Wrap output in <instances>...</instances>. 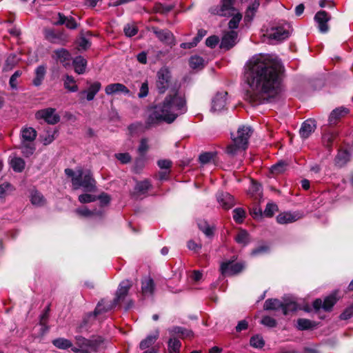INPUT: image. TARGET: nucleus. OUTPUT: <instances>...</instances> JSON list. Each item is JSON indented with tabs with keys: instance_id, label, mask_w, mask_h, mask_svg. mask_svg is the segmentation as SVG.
<instances>
[{
	"instance_id": "obj_1",
	"label": "nucleus",
	"mask_w": 353,
	"mask_h": 353,
	"mask_svg": "<svg viewBox=\"0 0 353 353\" xmlns=\"http://www.w3.org/2000/svg\"><path fill=\"white\" fill-rule=\"evenodd\" d=\"M283 65L276 57L256 54L246 63L245 77L250 87L245 99L253 105L263 103L280 90Z\"/></svg>"
},
{
	"instance_id": "obj_2",
	"label": "nucleus",
	"mask_w": 353,
	"mask_h": 353,
	"mask_svg": "<svg viewBox=\"0 0 353 353\" xmlns=\"http://www.w3.org/2000/svg\"><path fill=\"white\" fill-rule=\"evenodd\" d=\"M187 111L186 101L183 95L175 91L166 96L162 103L154 106L150 113L149 125L165 121L172 123L179 115Z\"/></svg>"
},
{
	"instance_id": "obj_3",
	"label": "nucleus",
	"mask_w": 353,
	"mask_h": 353,
	"mask_svg": "<svg viewBox=\"0 0 353 353\" xmlns=\"http://www.w3.org/2000/svg\"><path fill=\"white\" fill-rule=\"evenodd\" d=\"M65 174L68 177H71L72 187L74 190L82 188L84 191L93 192L96 188V182L92 177L90 170L83 171L79 168L74 172L70 168L65 170Z\"/></svg>"
},
{
	"instance_id": "obj_4",
	"label": "nucleus",
	"mask_w": 353,
	"mask_h": 353,
	"mask_svg": "<svg viewBox=\"0 0 353 353\" xmlns=\"http://www.w3.org/2000/svg\"><path fill=\"white\" fill-rule=\"evenodd\" d=\"M253 132L250 126L242 125L238 128L236 134H232V143L228 145L226 152L228 154L234 156L239 152L246 150L248 140Z\"/></svg>"
},
{
	"instance_id": "obj_5",
	"label": "nucleus",
	"mask_w": 353,
	"mask_h": 353,
	"mask_svg": "<svg viewBox=\"0 0 353 353\" xmlns=\"http://www.w3.org/2000/svg\"><path fill=\"white\" fill-rule=\"evenodd\" d=\"M34 117L37 120H43L50 125L57 124L60 121V116L57 113L56 109L52 108L39 110L35 112Z\"/></svg>"
},
{
	"instance_id": "obj_6",
	"label": "nucleus",
	"mask_w": 353,
	"mask_h": 353,
	"mask_svg": "<svg viewBox=\"0 0 353 353\" xmlns=\"http://www.w3.org/2000/svg\"><path fill=\"white\" fill-rule=\"evenodd\" d=\"M234 0H221V6H216L210 9L213 14H217L221 17H230L236 12L234 7Z\"/></svg>"
},
{
	"instance_id": "obj_7",
	"label": "nucleus",
	"mask_w": 353,
	"mask_h": 353,
	"mask_svg": "<svg viewBox=\"0 0 353 353\" xmlns=\"http://www.w3.org/2000/svg\"><path fill=\"white\" fill-rule=\"evenodd\" d=\"M157 88L163 94L168 88L170 81V72L168 68H162L157 72Z\"/></svg>"
},
{
	"instance_id": "obj_8",
	"label": "nucleus",
	"mask_w": 353,
	"mask_h": 353,
	"mask_svg": "<svg viewBox=\"0 0 353 353\" xmlns=\"http://www.w3.org/2000/svg\"><path fill=\"white\" fill-rule=\"evenodd\" d=\"M150 30L162 43L170 46L175 45L174 36L169 30H160L154 26Z\"/></svg>"
},
{
	"instance_id": "obj_9",
	"label": "nucleus",
	"mask_w": 353,
	"mask_h": 353,
	"mask_svg": "<svg viewBox=\"0 0 353 353\" xmlns=\"http://www.w3.org/2000/svg\"><path fill=\"white\" fill-rule=\"evenodd\" d=\"M77 340L79 348H73L72 350L74 352L92 353L97 351V344L96 343L81 336L77 337Z\"/></svg>"
},
{
	"instance_id": "obj_10",
	"label": "nucleus",
	"mask_w": 353,
	"mask_h": 353,
	"mask_svg": "<svg viewBox=\"0 0 353 353\" xmlns=\"http://www.w3.org/2000/svg\"><path fill=\"white\" fill-rule=\"evenodd\" d=\"M244 266L241 263H232L231 261L223 263L221 265V274L225 276H232L241 272Z\"/></svg>"
},
{
	"instance_id": "obj_11",
	"label": "nucleus",
	"mask_w": 353,
	"mask_h": 353,
	"mask_svg": "<svg viewBox=\"0 0 353 353\" xmlns=\"http://www.w3.org/2000/svg\"><path fill=\"white\" fill-rule=\"evenodd\" d=\"M45 37L50 43L59 45H65L68 41L67 36L65 34L57 32L52 29L45 30Z\"/></svg>"
},
{
	"instance_id": "obj_12",
	"label": "nucleus",
	"mask_w": 353,
	"mask_h": 353,
	"mask_svg": "<svg viewBox=\"0 0 353 353\" xmlns=\"http://www.w3.org/2000/svg\"><path fill=\"white\" fill-rule=\"evenodd\" d=\"M290 32L284 27H274L267 31L269 39L276 41H283L288 38Z\"/></svg>"
},
{
	"instance_id": "obj_13",
	"label": "nucleus",
	"mask_w": 353,
	"mask_h": 353,
	"mask_svg": "<svg viewBox=\"0 0 353 353\" xmlns=\"http://www.w3.org/2000/svg\"><path fill=\"white\" fill-rule=\"evenodd\" d=\"M226 92H218L212 101L211 111L219 112L224 109L226 105Z\"/></svg>"
},
{
	"instance_id": "obj_14",
	"label": "nucleus",
	"mask_w": 353,
	"mask_h": 353,
	"mask_svg": "<svg viewBox=\"0 0 353 353\" xmlns=\"http://www.w3.org/2000/svg\"><path fill=\"white\" fill-rule=\"evenodd\" d=\"M131 286L132 283L129 280H125L120 283L116 292V297L113 301L114 302V305H117L120 301L125 299Z\"/></svg>"
},
{
	"instance_id": "obj_15",
	"label": "nucleus",
	"mask_w": 353,
	"mask_h": 353,
	"mask_svg": "<svg viewBox=\"0 0 353 353\" xmlns=\"http://www.w3.org/2000/svg\"><path fill=\"white\" fill-rule=\"evenodd\" d=\"M216 200L219 205L225 210L232 208L235 204L234 197L228 192H218L216 194Z\"/></svg>"
},
{
	"instance_id": "obj_16",
	"label": "nucleus",
	"mask_w": 353,
	"mask_h": 353,
	"mask_svg": "<svg viewBox=\"0 0 353 353\" xmlns=\"http://www.w3.org/2000/svg\"><path fill=\"white\" fill-rule=\"evenodd\" d=\"M117 305H114V302L112 301L110 303L105 304L104 300H101L100 302L98 303L93 313H90L88 315V317L89 319H94L99 316L100 314H102L105 312H108L109 310L114 308Z\"/></svg>"
},
{
	"instance_id": "obj_17",
	"label": "nucleus",
	"mask_w": 353,
	"mask_h": 353,
	"mask_svg": "<svg viewBox=\"0 0 353 353\" xmlns=\"http://www.w3.org/2000/svg\"><path fill=\"white\" fill-rule=\"evenodd\" d=\"M237 36V32L234 30L225 33L222 37L220 47L229 50L235 45Z\"/></svg>"
},
{
	"instance_id": "obj_18",
	"label": "nucleus",
	"mask_w": 353,
	"mask_h": 353,
	"mask_svg": "<svg viewBox=\"0 0 353 353\" xmlns=\"http://www.w3.org/2000/svg\"><path fill=\"white\" fill-rule=\"evenodd\" d=\"M315 21L318 23L320 32L325 33L328 30L327 23L330 20V17L325 11L318 12L314 17Z\"/></svg>"
},
{
	"instance_id": "obj_19",
	"label": "nucleus",
	"mask_w": 353,
	"mask_h": 353,
	"mask_svg": "<svg viewBox=\"0 0 353 353\" xmlns=\"http://www.w3.org/2000/svg\"><path fill=\"white\" fill-rule=\"evenodd\" d=\"M316 129V123L313 119L305 121L299 130V134L302 139H307L314 132Z\"/></svg>"
},
{
	"instance_id": "obj_20",
	"label": "nucleus",
	"mask_w": 353,
	"mask_h": 353,
	"mask_svg": "<svg viewBox=\"0 0 353 353\" xmlns=\"http://www.w3.org/2000/svg\"><path fill=\"white\" fill-rule=\"evenodd\" d=\"M154 290V282L151 277H145L141 281V293L143 296H152Z\"/></svg>"
},
{
	"instance_id": "obj_21",
	"label": "nucleus",
	"mask_w": 353,
	"mask_h": 353,
	"mask_svg": "<svg viewBox=\"0 0 353 353\" xmlns=\"http://www.w3.org/2000/svg\"><path fill=\"white\" fill-rule=\"evenodd\" d=\"M105 92L107 95H112L119 93L129 94L130 90L125 85L120 83H115L108 85L105 88Z\"/></svg>"
},
{
	"instance_id": "obj_22",
	"label": "nucleus",
	"mask_w": 353,
	"mask_h": 353,
	"mask_svg": "<svg viewBox=\"0 0 353 353\" xmlns=\"http://www.w3.org/2000/svg\"><path fill=\"white\" fill-rule=\"evenodd\" d=\"M37 136V132L36 130L32 127L25 126L21 128L20 132L21 141L34 142Z\"/></svg>"
},
{
	"instance_id": "obj_23",
	"label": "nucleus",
	"mask_w": 353,
	"mask_h": 353,
	"mask_svg": "<svg viewBox=\"0 0 353 353\" xmlns=\"http://www.w3.org/2000/svg\"><path fill=\"white\" fill-rule=\"evenodd\" d=\"M301 218L299 213L283 212L279 214L276 217V221L280 224H287L293 223Z\"/></svg>"
},
{
	"instance_id": "obj_24",
	"label": "nucleus",
	"mask_w": 353,
	"mask_h": 353,
	"mask_svg": "<svg viewBox=\"0 0 353 353\" xmlns=\"http://www.w3.org/2000/svg\"><path fill=\"white\" fill-rule=\"evenodd\" d=\"M54 52L55 55L54 58L60 61L64 67H67L70 65L71 55L67 50L61 48L56 50Z\"/></svg>"
},
{
	"instance_id": "obj_25",
	"label": "nucleus",
	"mask_w": 353,
	"mask_h": 353,
	"mask_svg": "<svg viewBox=\"0 0 353 353\" xmlns=\"http://www.w3.org/2000/svg\"><path fill=\"white\" fill-rule=\"evenodd\" d=\"M72 64L76 73L82 74L85 72L87 61L82 56L76 57L73 59Z\"/></svg>"
},
{
	"instance_id": "obj_26",
	"label": "nucleus",
	"mask_w": 353,
	"mask_h": 353,
	"mask_svg": "<svg viewBox=\"0 0 353 353\" xmlns=\"http://www.w3.org/2000/svg\"><path fill=\"white\" fill-rule=\"evenodd\" d=\"M150 188L151 183L148 180L139 181L134 188V194L137 196L145 195Z\"/></svg>"
},
{
	"instance_id": "obj_27",
	"label": "nucleus",
	"mask_w": 353,
	"mask_h": 353,
	"mask_svg": "<svg viewBox=\"0 0 353 353\" xmlns=\"http://www.w3.org/2000/svg\"><path fill=\"white\" fill-rule=\"evenodd\" d=\"M299 309V306L296 301L292 299H285L282 303L281 310L284 315L288 314L290 312H295Z\"/></svg>"
},
{
	"instance_id": "obj_28",
	"label": "nucleus",
	"mask_w": 353,
	"mask_h": 353,
	"mask_svg": "<svg viewBox=\"0 0 353 353\" xmlns=\"http://www.w3.org/2000/svg\"><path fill=\"white\" fill-rule=\"evenodd\" d=\"M348 112V109L343 107L336 108L331 112L329 117L330 123L335 124L338 119H339L341 117H343L345 114H347Z\"/></svg>"
},
{
	"instance_id": "obj_29",
	"label": "nucleus",
	"mask_w": 353,
	"mask_h": 353,
	"mask_svg": "<svg viewBox=\"0 0 353 353\" xmlns=\"http://www.w3.org/2000/svg\"><path fill=\"white\" fill-rule=\"evenodd\" d=\"M22 154L26 157L32 155L36 150L34 142L21 141L20 148Z\"/></svg>"
},
{
	"instance_id": "obj_30",
	"label": "nucleus",
	"mask_w": 353,
	"mask_h": 353,
	"mask_svg": "<svg viewBox=\"0 0 353 353\" xmlns=\"http://www.w3.org/2000/svg\"><path fill=\"white\" fill-rule=\"evenodd\" d=\"M46 73V66L45 65H39L35 70V77L33 80V84L39 86L41 84Z\"/></svg>"
},
{
	"instance_id": "obj_31",
	"label": "nucleus",
	"mask_w": 353,
	"mask_h": 353,
	"mask_svg": "<svg viewBox=\"0 0 353 353\" xmlns=\"http://www.w3.org/2000/svg\"><path fill=\"white\" fill-rule=\"evenodd\" d=\"M10 165L14 172H21L25 168L26 162L22 158L14 157L11 159Z\"/></svg>"
},
{
	"instance_id": "obj_32",
	"label": "nucleus",
	"mask_w": 353,
	"mask_h": 353,
	"mask_svg": "<svg viewBox=\"0 0 353 353\" xmlns=\"http://www.w3.org/2000/svg\"><path fill=\"white\" fill-rule=\"evenodd\" d=\"M159 332L156 330L154 334L148 335L145 339L140 343L139 347L141 350H145L153 345L158 339Z\"/></svg>"
},
{
	"instance_id": "obj_33",
	"label": "nucleus",
	"mask_w": 353,
	"mask_h": 353,
	"mask_svg": "<svg viewBox=\"0 0 353 353\" xmlns=\"http://www.w3.org/2000/svg\"><path fill=\"white\" fill-rule=\"evenodd\" d=\"M169 333L171 336H174V335L177 334L180 336L181 338L190 337L192 336V332L190 330H186L183 327L176 326L168 330Z\"/></svg>"
},
{
	"instance_id": "obj_34",
	"label": "nucleus",
	"mask_w": 353,
	"mask_h": 353,
	"mask_svg": "<svg viewBox=\"0 0 353 353\" xmlns=\"http://www.w3.org/2000/svg\"><path fill=\"white\" fill-rule=\"evenodd\" d=\"M316 323L314 321L306 319H299L297 320L296 328L299 330H306L315 327Z\"/></svg>"
},
{
	"instance_id": "obj_35",
	"label": "nucleus",
	"mask_w": 353,
	"mask_h": 353,
	"mask_svg": "<svg viewBox=\"0 0 353 353\" xmlns=\"http://www.w3.org/2000/svg\"><path fill=\"white\" fill-rule=\"evenodd\" d=\"M101 88V83L96 81L92 83L89 88L88 91H85L84 92L87 93L86 99L88 101H92L94 99L95 95L100 90Z\"/></svg>"
},
{
	"instance_id": "obj_36",
	"label": "nucleus",
	"mask_w": 353,
	"mask_h": 353,
	"mask_svg": "<svg viewBox=\"0 0 353 353\" xmlns=\"http://www.w3.org/2000/svg\"><path fill=\"white\" fill-rule=\"evenodd\" d=\"M282 302L276 299H268L265 301L264 310H277L281 309Z\"/></svg>"
},
{
	"instance_id": "obj_37",
	"label": "nucleus",
	"mask_w": 353,
	"mask_h": 353,
	"mask_svg": "<svg viewBox=\"0 0 353 353\" xmlns=\"http://www.w3.org/2000/svg\"><path fill=\"white\" fill-rule=\"evenodd\" d=\"M350 159V154L347 150H339L336 158L335 163L342 167Z\"/></svg>"
},
{
	"instance_id": "obj_38",
	"label": "nucleus",
	"mask_w": 353,
	"mask_h": 353,
	"mask_svg": "<svg viewBox=\"0 0 353 353\" xmlns=\"http://www.w3.org/2000/svg\"><path fill=\"white\" fill-rule=\"evenodd\" d=\"M169 353H179L181 343L179 339L172 336L168 342Z\"/></svg>"
},
{
	"instance_id": "obj_39",
	"label": "nucleus",
	"mask_w": 353,
	"mask_h": 353,
	"mask_svg": "<svg viewBox=\"0 0 353 353\" xmlns=\"http://www.w3.org/2000/svg\"><path fill=\"white\" fill-rule=\"evenodd\" d=\"M64 88L70 92H77L78 90V86L76 84V81L72 76L65 75L64 79Z\"/></svg>"
},
{
	"instance_id": "obj_40",
	"label": "nucleus",
	"mask_w": 353,
	"mask_h": 353,
	"mask_svg": "<svg viewBox=\"0 0 353 353\" xmlns=\"http://www.w3.org/2000/svg\"><path fill=\"white\" fill-rule=\"evenodd\" d=\"M75 213L81 217H91L94 215H101V212L96 210H90L86 207L79 208L75 210Z\"/></svg>"
},
{
	"instance_id": "obj_41",
	"label": "nucleus",
	"mask_w": 353,
	"mask_h": 353,
	"mask_svg": "<svg viewBox=\"0 0 353 353\" xmlns=\"http://www.w3.org/2000/svg\"><path fill=\"white\" fill-rule=\"evenodd\" d=\"M52 344L61 350H66L72 347V343L68 339L58 338L52 341Z\"/></svg>"
},
{
	"instance_id": "obj_42",
	"label": "nucleus",
	"mask_w": 353,
	"mask_h": 353,
	"mask_svg": "<svg viewBox=\"0 0 353 353\" xmlns=\"http://www.w3.org/2000/svg\"><path fill=\"white\" fill-rule=\"evenodd\" d=\"M56 132L48 130L41 136V141L45 145L50 144L55 139Z\"/></svg>"
},
{
	"instance_id": "obj_43",
	"label": "nucleus",
	"mask_w": 353,
	"mask_h": 353,
	"mask_svg": "<svg viewBox=\"0 0 353 353\" xmlns=\"http://www.w3.org/2000/svg\"><path fill=\"white\" fill-rule=\"evenodd\" d=\"M189 63L192 69L200 70L204 66V60L199 56H192L190 59Z\"/></svg>"
},
{
	"instance_id": "obj_44",
	"label": "nucleus",
	"mask_w": 353,
	"mask_h": 353,
	"mask_svg": "<svg viewBox=\"0 0 353 353\" xmlns=\"http://www.w3.org/2000/svg\"><path fill=\"white\" fill-rule=\"evenodd\" d=\"M199 228L207 236L213 235L214 228L209 225L205 220H199L197 223Z\"/></svg>"
},
{
	"instance_id": "obj_45",
	"label": "nucleus",
	"mask_w": 353,
	"mask_h": 353,
	"mask_svg": "<svg viewBox=\"0 0 353 353\" xmlns=\"http://www.w3.org/2000/svg\"><path fill=\"white\" fill-rule=\"evenodd\" d=\"M17 57L14 54H10L6 60V63L3 66V70L8 71L12 70L14 68V66L17 63Z\"/></svg>"
},
{
	"instance_id": "obj_46",
	"label": "nucleus",
	"mask_w": 353,
	"mask_h": 353,
	"mask_svg": "<svg viewBox=\"0 0 353 353\" xmlns=\"http://www.w3.org/2000/svg\"><path fill=\"white\" fill-rule=\"evenodd\" d=\"M31 202L34 205L41 206L45 203V199L40 192L33 191L31 194Z\"/></svg>"
},
{
	"instance_id": "obj_47",
	"label": "nucleus",
	"mask_w": 353,
	"mask_h": 353,
	"mask_svg": "<svg viewBox=\"0 0 353 353\" xmlns=\"http://www.w3.org/2000/svg\"><path fill=\"white\" fill-rule=\"evenodd\" d=\"M235 240L238 243L245 246L249 242V234L245 230H241L236 236Z\"/></svg>"
},
{
	"instance_id": "obj_48",
	"label": "nucleus",
	"mask_w": 353,
	"mask_h": 353,
	"mask_svg": "<svg viewBox=\"0 0 353 353\" xmlns=\"http://www.w3.org/2000/svg\"><path fill=\"white\" fill-rule=\"evenodd\" d=\"M232 18L228 23V27L230 29L233 30L238 28L239 22L242 19V15L240 12H234L232 15Z\"/></svg>"
},
{
	"instance_id": "obj_49",
	"label": "nucleus",
	"mask_w": 353,
	"mask_h": 353,
	"mask_svg": "<svg viewBox=\"0 0 353 353\" xmlns=\"http://www.w3.org/2000/svg\"><path fill=\"white\" fill-rule=\"evenodd\" d=\"M336 302V299L334 294L327 296L323 301V309L325 311H330Z\"/></svg>"
},
{
	"instance_id": "obj_50",
	"label": "nucleus",
	"mask_w": 353,
	"mask_h": 353,
	"mask_svg": "<svg viewBox=\"0 0 353 353\" xmlns=\"http://www.w3.org/2000/svg\"><path fill=\"white\" fill-rule=\"evenodd\" d=\"M245 216V212L243 208H237L233 210V219L236 223H242Z\"/></svg>"
},
{
	"instance_id": "obj_51",
	"label": "nucleus",
	"mask_w": 353,
	"mask_h": 353,
	"mask_svg": "<svg viewBox=\"0 0 353 353\" xmlns=\"http://www.w3.org/2000/svg\"><path fill=\"white\" fill-rule=\"evenodd\" d=\"M250 345L256 348H261L265 343L263 338L259 335L252 336L250 341Z\"/></svg>"
},
{
	"instance_id": "obj_52",
	"label": "nucleus",
	"mask_w": 353,
	"mask_h": 353,
	"mask_svg": "<svg viewBox=\"0 0 353 353\" xmlns=\"http://www.w3.org/2000/svg\"><path fill=\"white\" fill-rule=\"evenodd\" d=\"M287 164L284 162H279L271 168V172L274 174H279L285 172Z\"/></svg>"
},
{
	"instance_id": "obj_53",
	"label": "nucleus",
	"mask_w": 353,
	"mask_h": 353,
	"mask_svg": "<svg viewBox=\"0 0 353 353\" xmlns=\"http://www.w3.org/2000/svg\"><path fill=\"white\" fill-rule=\"evenodd\" d=\"M277 210L278 207L276 204L268 203L263 212V214L267 217H272Z\"/></svg>"
},
{
	"instance_id": "obj_54",
	"label": "nucleus",
	"mask_w": 353,
	"mask_h": 353,
	"mask_svg": "<svg viewBox=\"0 0 353 353\" xmlns=\"http://www.w3.org/2000/svg\"><path fill=\"white\" fill-rule=\"evenodd\" d=\"M215 157L214 152H204L199 156V161L202 164H206L210 163Z\"/></svg>"
},
{
	"instance_id": "obj_55",
	"label": "nucleus",
	"mask_w": 353,
	"mask_h": 353,
	"mask_svg": "<svg viewBox=\"0 0 353 353\" xmlns=\"http://www.w3.org/2000/svg\"><path fill=\"white\" fill-rule=\"evenodd\" d=\"M123 30H124L125 34L128 37L134 36L135 34H137V33L138 32L137 28L134 25H132V24L125 25Z\"/></svg>"
},
{
	"instance_id": "obj_56",
	"label": "nucleus",
	"mask_w": 353,
	"mask_h": 353,
	"mask_svg": "<svg viewBox=\"0 0 353 353\" xmlns=\"http://www.w3.org/2000/svg\"><path fill=\"white\" fill-rule=\"evenodd\" d=\"M97 196L90 194H83L79 196V201L81 203H87L95 201Z\"/></svg>"
},
{
	"instance_id": "obj_57",
	"label": "nucleus",
	"mask_w": 353,
	"mask_h": 353,
	"mask_svg": "<svg viewBox=\"0 0 353 353\" xmlns=\"http://www.w3.org/2000/svg\"><path fill=\"white\" fill-rule=\"evenodd\" d=\"M261 323L269 327H274L276 325V320L269 316H265L261 319Z\"/></svg>"
},
{
	"instance_id": "obj_58",
	"label": "nucleus",
	"mask_w": 353,
	"mask_h": 353,
	"mask_svg": "<svg viewBox=\"0 0 353 353\" xmlns=\"http://www.w3.org/2000/svg\"><path fill=\"white\" fill-rule=\"evenodd\" d=\"M148 92H149L148 83V81H145L141 85V88L139 89V92L138 94V97L139 98H145L148 96Z\"/></svg>"
},
{
	"instance_id": "obj_59",
	"label": "nucleus",
	"mask_w": 353,
	"mask_h": 353,
	"mask_svg": "<svg viewBox=\"0 0 353 353\" xmlns=\"http://www.w3.org/2000/svg\"><path fill=\"white\" fill-rule=\"evenodd\" d=\"M219 42V39L217 36H211L206 39L205 44L207 46L213 48L217 46Z\"/></svg>"
},
{
	"instance_id": "obj_60",
	"label": "nucleus",
	"mask_w": 353,
	"mask_h": 353,
	"mask_svg": "<svg viewBox=\"0 0 353 353\" xmlns=\"http://www.w3.org/2000/svg\"><path fill=\"white\" fill-rule=\"evenodd\" d=\"M116 158L122 163H127L130 161L131 157L128 153H119L115 154Z\"/></svg>"
},
{
	"instance_id": "obj_61",
	"label": "nucleus",
	"mask_w": 353,
	"mask_h": 353,
	"mask_svg": "<svg viewBox=\"0 0 353 353\" xmlns=\"http://www.w3.org/2000/svg\"><path fill=\"white\" fill-rule=\"evenodd\" d=\"M21 75V72L17 70L10 79V85L12 88H17V79Z\"/></svg>"
},
{
	"instance_id": "obj_62",
	"label": "nucleus",
	"mask_w": 353,
	"mask_h": 353,
	"mask_svg": "<svg viewBox=\"0 0 353 353\" xmlns=\"http://www.w3.org/2000/svg\"><path fill=\"white\" fill-rule=\"evenodd\" d=\"M353 315V305L347 307L341 315L340 319L347 320Z\"/></svg>"
},
{
	"instance_id": "obj_63",
	"label": "nucleus",
	"mask_w": 353,
	"mask_h": 353,
	"mask_svg": "<svg viewBox=\"0 0 353 353\" xmlns=\"http://www.w3.org/2000/svg\"><path fill=\"white\" fill-rule=\"evenodd\" d=\"M353 315V305L347 307L341 315L340 319L347 320Z\"/></svg>"
},
{
	"instance_id": "obj_64",
	"label": "nucleus",
	"mask_w": 353,
	"mask_h": 353,
	"mask_svg": "<svg viewBox=\"0 0 353 353\" xmlns=\"http://www.w3.org/2000/svg\"><path fill=\"white\" fill-rule=\"evenodd\" d=\"M157 164L161 169L168 170L172 165V162L170 160L162 159L158 161Z\"/></svg>"
}]
</instances>
